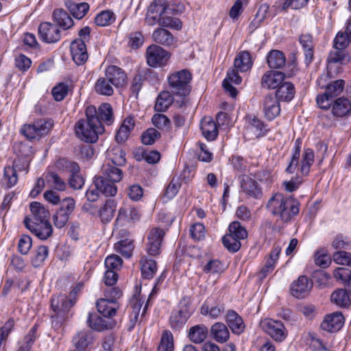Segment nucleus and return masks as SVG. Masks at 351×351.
I'll return each instance as SVG.
<instances>
[{"instance_id":"obj_13","label":"nucleus","mask_w":351,"mask_h":351,"mask_svg":"<svg viewBox=\"0 0 351 351\" xmlns=\"http://www.w3.org/2000/svg\"><path fill=\"white\" fill-rule=\"evenodd\" d=\"M313 282L305 276H300L291 285V295L298 299L305 298L311 291Z\"/></svg>"},{"instance_id":"obj_28","label":"nucleus","mask_w":351,"mask_h":351,"mask_svg":"<svg viewBox=\"0 0 351 351\" xmlns=\"http://www.w3.org/2000/svg\"><path fill=\"white\" fill-rule=\"evenodd\" d=\"M200 128L202 135L208 141H214L218 136L217 123L210 117H205L202 119Z\"/></svg>"},{"instance_id":"obj_25","label":"nucleus","mask_w":351,"mask_h":351,"mask_svg":"<svg viewBox=\"0 0 351 351\" xmlns=\"http://www.w3.org/2000/svg\"><path fill=\"white\" fill-rule=\"evenodd\" d=\"M285 79L282 72L268 71L262 77L261 84L263 88L274 89L278 88Z\"/></svg>"},{"instance_id":"obj_9","label":"nucleus","mask_w":351,"mask_h":351,"mask_svg":"<svg viewBox=\"0 0 351 351\" xmlns=\"http://www.w3.org/2000/svg\"><path fill=\"white\" fill-rule=\"evenodd\" d=\"M147 62L152 67L165 65L170 58V53L156 45L149 46L146 51Z\"/></svg>"},{"instance_id":"obj_31","label":"nucleus","mask_w":351,"mask_h":351,"mask_svg":"<svg viewBox=\"0 0 351 351\" xmlns=\"http://www.w3.org/2000/svg\"><path fill=\"white\" fill-rule=\"evenodd\" d=\"M332 113L337 117H344L351 114V102L346 97L335 99L332 106Z\"/></svg>"},{"instance_id":"obj_41","label":"nucleus","mask_w":351,"mask_h":351,"mask_svg":"<svg viewBox=\"0 0 351 351\" xmlns=\"http://www.w3.org/2000/svg\"><path fill=\"white\" fill-rule=\"evenodd\" d=\"M117 202L114 199H109L99 210V217L103 223H108L112 219L116 210Z\"/></svg>"},{"instance_id":"obj_21","label":"nucleus","mask_w":351,"mask_h":351,"mask_svg":"<svg viewBox=\"0 0 351 351\" xmlns=\"http://www.w3.org/2000/svg\"><path fill=\"white\" fill-rule=\"evenodd\" d=\"M119 234L122 237L120 241H117L114 245V250L121 254L123 256L130 258L133 253L134 245L133 243V239L130 238L123 239L125 236H128V232L126 230H121Z\"/></svg>"},{"instance_id":"obj_32","label":"nucleus","mask_w":351,"mask_h":351,"mask_svg":"<svg viewBox=\"0 0 351 351\" xmlns=\"http://www.w3.org/2000/svg\"><path fill=\"white\" fill-rule=\"evenodd\" d=\"M30 210L32 216L28 217L30 222L47 221L49 219V212L45 206L39 202L31 203Z\"/></svg>"},{"instance_id":"obj_51","label":"nucleus","mask_w":351,"mask_h":351,"mask_svg":"<svg viewBox=\"0 0 351 351\" xmlns=\"http://www.w3.org/2000/svg\"><path fill=\"white\" fill-rule=\"evenodd\" d=\"M225 307L223 304H217L210 306L208 302L203 304L200 308V313L203 315H208L212 319L219 318L224 312Z\"/></svg>"},{"instance_id":"obj_62","label":"nucleus","mask_w":351,"mask_h":351,"mask_svg":"<svg viewBox=\"0 0 351 351\" xmlns=\"http://www.w3.org/2000/svg\"><path fill=\"white\" fill-rule=\"evenodd\" d=\"M247 123L252 127L254 128L258 132L259 135H264L267 131V125L263 121L259 119L257 117L252 114L246 116Z\"/></svg>"},{"instance_id":"obj_19","label":"nucleus","mask_w":351,"mask_h":351,"mask_svg":"<svg viewBox=\"0 0 351 351\" xmlns=\"http://www.w3.org/2000/svg\"><path fill=\"white\" fill-rule=\"evenodd\" d=\"M141 215L139 210L129 205L124 204L119 210L116 223L121 226H124L128 223H133L140 219Z\"/></svg>"},{"instance_id":"obj_36","label":"nucleus","mask_w":351,"mask_h":351,"mask_svg":"<svg viewBox=\"0 0 351 351\" xmlns=\"http://www.w3.org/2000/svg\"><path fill=\"white\" fill-rule=\"evenodd\" d=\"M285 214L284 211L282 212L280 219L285 222H287L291 219L297 215L300 211V203L291 195L287 196L286 204H285Z\"/></svg>"},{"instance_id":"obj_6","label":"nucleus","mask_w":351,"mask_h":351,"mask_svg":"<svg viewBox=\"0 0 351 351\" xmlns=\"http://www.w3.org/2000/svg\"><path fill=\"white\" fill-rule=\"evenodd\" d=\"M30 159L16 158L12 163V166L5 167L4 169V179L8 187L10 188L14 186L18 181V173L25 171L28 172Z\"/></svg>"},{"instance_id":"obj_22","label":"nucleus","mask_w":351,"mask_h":351,"mask_svg":"<svg viewBox=\"0 0 351 351\" xmlns=\"http://www.w3.org/2000/svg\"><path fill=\"white\" fill-rule=\"evenodd\" d=\"M95 187L106 197L115 196L117 193V186L114 182L108 180L101 175L96 176L94 179Z\"/></svg>"},{"instance_id":"obj_56","label":"nucleus","mask_w":351,"mask_h":351,"mask_svg":"<svg viewBox=\"0 0 351 351\" xmlns=\"http://www.w3.org/2000/svg\"><path fill=\"white\" fill-rule=\"evenodd\" d=\"M333 275L337 280L344 283L351 291V271L349 269L338 267L334 270Z\"/></svg>"},{"instance_id":"obj_42","label":"nucleus","mask_w":351,"mask_h":351,"mask_svg":"<svg viewBox=\"0 0 351 351\" xmlns=\"http://www.w3.org/2000/svg\"><path fill=\"white\" fill-rule=\"evenodd\" d=\"M65 5L73 16L77 19H82L89 10V5L87 3H77L68 0L65 1Z\"/></svg>"},{"instance_id":"obj_59","label":"nucleus","mask_w":351,"mask_h":351,"mask_svg":"<svg viewBox=\"0 0 351 351\" xmlns=\"http://www.w3.org/2000/svg\"><path fill=\"white\" fill-rule=\"evenodd\" d=\"M14 150L16 158H28L31 160L32 147L29 144L23 142L16 143L14 146Z\"/></svg>"},{"instance_id":"obj_40","label":"nucleus","mask_w":351,"mask_h":351,"mask_svg":"<svg viewBox=\"0 0 351 351\" xmlns=\"http://www.w3.org/2000/svg\"><path fill=\"white\" fill-rule=\"evenodd\" d=\"M252 66V60L250 53L247 51L239 52L236 56L234 61V66L239 71L246 72L251 69Z\"/></svg>"},{"instance_id":"obj_12","label":"nucleus","mask_w":351,"mask_h":351,"mask_svg":"<svg viewBox=\"0 0 351 351\" xmlns=\"http://www.w3.org/2000/svg\"><path fill=\"white\" fill-rule=\"evenodd\" d=\"M165 232L159 228H152L147 237V251L150 256H157L160 253V246Z\"/></svg>"},{"instance_id":"obj_64","label":"nucleus","mask_w":351,"mask_h":351,"mask_svg":"<svg viewBox=\"0 0 351 351\" xmlns=\"http://www.w3.org/2000/svg\"><path fill=\"white\" fill-rule=\"evenodd\" d=\"M224 271L223 264L217 259L209 261L204 267L203 271L206 274H221Z\"/></svg>"},{"instance_id":"obj_54","label":"nucleus","mask_w":351,"mask_h":351,"mask_svg":"<svg viewBox=\"0 0 351 351\" xmlns=\"http://www.w3.org/2000/svg\"><path fill=\"white\" fill-rule=\"evenodd\" d=\"M328 61L330 64L337 62L346 64L350 61V56L346 49L333 48V50L330 51L328 57Z\"/></svg>"},{"instance_id":"obj_1","label":"nucleus","mask_w":351,"mask_h":351,"mask_svg":"<svg viewBox=\"0 0 351 351\" xmlns=\"http://www.w3.org/2000/svg\"><path fill=\"white\" fill-rule=\"evenodd\" d=\"M85 114L86 119H80L75 123V132L80 140L94 143L97 141L99 136L104 132V127L97 116V109L95 106H88Z\"/></svg>"},{"instance_id":"obj_17","label":"nucleus","mask_w":351,"mask_h":351,"mask_svg":"<svg viewBox=\"0 0 351 351\" xmlns=\"http://www.w3.org/2000/svg\"><path fill=\"white\" fill-rule=\"evenodd\" d=\"M263 110L267 120L271 121L280 114V107L278 99L272 94L265 96L263 103Z\"/></svg>"},{"instance_id":"obj_29","label":"nucleus","mask_w":351,"mask_h":351,"mask_svg":"<svg viewBox=\"0 0 351 351\" xmlns=\"http://www.w3.org/2000/svg\"><path fill=\"white\" fill-rule=\"evenodd\" d=\"M135 122L132 116L127 117L121 123L115 134V141L119 143H124L128 138L130 132L134 130Z\"/></svg>"},{"instance_id":"obj_33","label":"nucleus","mask_w":351,"mask_h":351,"mask_svg":"<svg viewBox=\"0 0 351 351\" xmlns=\"http://www.w3.org/2000/svg\"><path fill=\"white\" fill-rule=\"evenodd\" d=\"M240 178L241 187L245 193L255 198L261 197V189L256 181L246 175H243Z\"/></svg>"},{"instance_id":"obj_23","label":"nucleus","mask_w":351,"mask_h":351,"mask_svg":"<svg viewBox=\"0 0 351 351\" xmlns=\"http://www.w3.org/2000/svg\"><path fill=\"white\" fill-rule=\"evenodd\" d=\"M87 324L91 329L97 331L112 328L115 324L114 322L110 318H103L95 313H88Z\"/></svg>"},{"instance_id":"obj_47","label":"nucleus","mask_w":351,"mask_h":351,"mask_svg":"<svg viewBox=\"0 0 351 351\" xmlns=\"http://www.w3.org/2000/svg\"><path fill=\"white\" fill-rule=\"evenodd\" d=\"M113 86H114L104 74V76L99 77L97 80L95 85V90L96 93L99 95L111 96L114 93Z\"/></svg>"},{"instance_id":"obj_34","label":"nucleus","mask_w":351,"mask_h":351,"mask_svg":"<svg viewBox=\"0 0 351 351\" xmlns=\"http://www.w3.org/2000/svg\"><path fill=\"white\" fill-rule=\"evenodd\" d=\"M53 20L55 25L64 30L71 28L74 22L69 14L62 8L56 9L53 12Z\"/></svg>"},{"instance_id":"obj_3","label":"nucleus","mask_w":351,"mask_h":351,"mask_svg":"<svg viewBox=\"0 0 351 351\" xmlns=\"http://www.w3.org/2000/svg\"><path fill=\"white\" fill-rule=\"evenodd\" d=\"M300 155V147L297 146L285 171L288 173H293L298 169V171L300 173V176H306L308 175L311 167L314 162V152L310 148L306 149L302 156L300 167H298Z\"/></svg>"},{"instance_id":"obj_58","label":"nucleus","mask_w":351,"mask_h":351,"mask_svg":"<svg viewBox=\"0 0 351 351\" xmlns=\"http://www.w3.org/2000/svg\"><path fill=\"white\" fill-rule=\"evenodd\" d=\"M115 20V16L113 12L106 10L99 13L95 17V23L97 26L105 27L110 25Z\"/></svg>"},{"instance_id":"obj_24","label":"nucleus","mask_w":351,"mask_h":351,"mask_svg":"<svg viewBox=\"0 0 351 351\" xmlns=\"http://www.w3.org/2000/svg\"><path fill=\"white\" fill-rule=\"evenodd\" d=\"M239 69H237L236 67L233 66L230 68L226 75V77L223 81V87L226 91L228 92L231 97H234L237 95V89L232 86V83L235 84H239L242 78L239 75Z\"/></svg>"},{"instance_id":"obj_44","label":"nucleus","mask_w":351,"mask_h":351,"mask_svg":"<svg viewBox=\"0 0 351 351\" xmlns=\"http://www.w3.org/2000/svg\"><path fill=\"white\" fill-rule=\"evenodd\" d=\"M207 335L208 328L203 324L194 326L189 331V337L195 343H202L206 339Z\"/></svg>"},{"instance_id":"obj_10","label":"nucleus","mask_w":351,"mask_h":351,"mask_svg":"<svg viewBox=\"0 0 351 351\" xmlns=\"http://www.w3.org/2000/svg\"><path fill=\"white\" fill-rule=\"evenodd\" d=\"M261 326L275 341L281 342L286 338L285 326L280 321L265 319L261 322Z\"/></svg>"},{"instance_id":"obj_30","label":"nucleus","mask_w":351,"mask_h":351,"mask_svg":"<svg viewBox=\"0 0 351 351\" xmlns=\"http://www.w3.org/2000/svg\"><path fill=\"white\" fill-rule=\"evenodd\" d=\"M226 322L233 333L240 335L244 331L243 320L234 311L229 310L228 311L226 315Z\"/></svg>"},{"instance_id":"obj_37","label":"nucleus","mask_w":351,"mask_h":351,"mask_svg":"<svg viewBox=\"0 0 351 351\" xmlns=\"http://www.w3.org/2000/svg\"><path fill=\"white\" fill-rule=\"evenodd\" d=\"M153 40L164 46H172L176 43V39L172 34L164 28H158L152 34Z\"/></svg>"},{"instance_id":"obj_46","label":"nucleus","mask_w":351,"mask_h":351,"mask_svg":"<svg viewBox=\"0 0 351 351\" xmlns=\"http://www.w3.org/2000/svg\"><path fill=\"white\" fill-rule=\"evenodd\" d=\"M97 116L99 121H102L108 125H110L114 121L113 110L110 104L104 103L97 110Z\"/></svg>"},{"instance_id":"obj_11","label":"nucleus","mask_w":351,"mask_h":351,"mask_svg":"<svg viewBox=\"0 0 351 351\" xmlns=\"http://www.w3.org/2000/svg\"><path fill=\"white\" fill-rule=\"evenodd\" d=\"M24 223L25 227L40 240H47L52 235L53 228L49 221L35 223L30 222L29 217H25Z\"/></svg>"},{"instance_id":"obj_50","label":"nucleus","mask_w":351,"mask_h":351,"mask_svg":"<svg viewBox=\"0 0 351 351\" xmlns=\"http://www.w3.org/2000/svg\"><path fill=\"white\" fill-rule=\"evenodd\" d=\"M106 156L113 165L121 166L125 163V152L120 147H113L108 149L106 152Z\"/></svg>"},{"instance_id":"obj_5","label":"nucleus","mask_w":351,"mask_h":351,"mask_svg":"<svg viewBox=\"0 0 351 351\" xmlns=\"http://www.w3.org/2000/svg\"><path fill=\"white\" fill-rule=\"evenodd\" d=\"M190 306V298L183 297L180 301L178 308L173 311L170 316L169 322L172 328L180 329L185 324L192 314Z\"/></svg>"},{"instance_id":"obj_52","label":"nucleus","mask_w":351,"mask_h":351,"mask_svg":"<svg viewBox=\"0 0 351 351\" xmlns=\"http://www.w3.org/2000/svg\"><path fill=\"white\" fill-rule=\"evenodd\" d=\"M331 302L340 307H348L350 304V297L345 289L335 291L330 296Z\"/></svg>"},{"instance_id":"obj_55","label":"nucleus","mask_w":351,"mask_h":351,"mask_svg":"<svg viewBox=\"0 0 351 351\" xmlns=\"http://www.w3.org/2000/svg\"><path fill=\"white\" fill-rule=\"evenodd\" d=\"M49 255V248L45 245L38 247L35 254L32 257V265L34 267H40L44 264L45 261Z\"/></svg>"},{"instance_id":"obj_27","label":"nucleus","mask_w":351,"mask_h":351,"mask_svg":"<svg viewBox=\"0 0 351 351\" xmlns=\"http://www.w3.org/2000/svg\"><path fill=\"white\" fill-rule=\"evenodd\" d=\"M287 196L278 193L269 199L267 207L274 215L280 218L282 212H285V204H286Z\"/></svg>"},{"instance_id":"obj_20","label":"nucleus","mask_w":351,"mask_h":351,"mask_svg":"<svg viewBox=\"0 0 351 351\" xmlns=\"http://www.w3.org/2000/svg\"><path fill=\"white\" fill-rule=\"evenodd\" d=\"M344 323V317L341 313L335 312L329 315H326L320 327L322 330L330 332H334L339 330Z\"/></svg>"},{"instance_id":"obj_48","label":"nucleus","mask_w":351,"mask_h":351,"mask_svg":"<svg viewBox=\"0 0 351 351\" xmlns=\"http://www.w3.org/2000/svg\"><path fill=\"white\" fill-rule=\"evenodd\" d=\"M141 274L144 278H152L157 270L156 262L143 256L140 262Z\"/></svg>"},{"instance_id":"obj_60","label":"nucleus","mask_w":351,"mask_h":351,"mask_svg":"<svg viewBox=\"0 0 351 351\" xmlns=\"http://www.w3.org/2000/svg\"><path fill=\"white\" fill-rule=\"evenodd\" d=\"M345 82L343 80H337L328 84L324 90L333 99L339 95L343 90Z\"/></svg>"},{"instance_id":"obj_26","label":"nucleus","mask_w":351,"mask_h":351,"mask_svg":"<svg viewBox=\"0 0 351 351\" xmlns=\"http://www.w3.org/2000/svg\"><path fill=\"white\" fill-rule=\"evenodd\" d=\"M96 306L98 312L104 317L111 318L114 316L119 305L113 299L101 298L97 301Z\"/></svg>"},{"instance_id":"obj_15","label":"nucleus","mask_w":351,"mask_h":351,"mask_svg":"<svg viewBox=\"0 0 351 351\" xmlns=\"http://www.w3.org/2000/svg\"><path fill=\"white\" fill-rule=\"evenodd\" d=\"M38 34L40 39L47 43H53L58 41L61 37V33L58 27L48 22L42 23L38 27Z\"/></svg>"},{"instance_id":"obj_57","label":"nucleus","mask_w":351,"mask_h":351,"mask_svg":"<svg viewBox=\"0 0 351 351\" xmlns=\"http://www.w3.org/2000/svg\"><path fill=\"white\" fill-rule=\"evenodd\" d=\"M168 14H165L157 22V23L162 27L175 29L176 30L181 29V21L178 18L170 16Z\"/></svg>"},{"instance_id":"obj_2","label":"nucleus","mask_w":351,"mask_h":351,"mask_svg":"<svg viewBox=\"0 0 351 351\" xmlns=\"http://www.w3.org/2000/svg\"><path fill=\"white\" fill-rule=\"evenodd\" d=\"M192 79L191 73L187 69L175 72L168 77V82L173 94L180 96V100L174 101L177 108H185L188 102L186 96L191 92L190 82Z\"/></svg>"},{"instance_id":"obj_53","label":"nucleus","mask_w":351,"mask_h":351,"mask_svg":"<svg viewBox=\"0 0 351 351\" xmlns=\"http://www.w3.org/2000/svg\"><path fill=\"white\" fill-rule=\"evenodd\" d=\"M173 337L172 333L165 330L162 332L160 343L158 346V351H173Z\"/></svg>"},{"instance_id":"obj_35","label":"nucleus","mask_w":351,"mask_h":351,"mask_svg":"<svg viewBox=\"0 0 351 351\" xmlns=\"http://www.w3.org/2000/svg\"><path fill=\"white\" fill-rule=\"evenodd\" d=\"M92 341L90 330H83L77 332L73 337V343L75 348L73 351H84Z\"/></svg>"},{"instance_id":"obj_61","label":"nucleus","mask_w":351,"mask_h":351,"mask_svg":"<svg viewBox=\"0 0 351 351\" xmlns=\"http://www.w3.org/2000/svg\"><path fill=\"white\" fill-rule=\"evenodd\" d=\"M229 234L239 241L247 237V232L238 221L232 222L228 228Z\"/></svg>"},{"instance_id":"obj_16","label":"nucleus","mask_w":351,"mask_h":351,"mask_svg":"<svg viewBox=\"0 0 351 351\" xmlns=\"http://www.w3.org/2000/svg\"><path fill=\"white\" fill-rule=\"evenodd\" d=\"M72 59L77 65L84 64L88 58V54L84 40L75 39L70 46Z\"/></svg>"},{"instance_id":"obj_43","label":"nucleus","mask_w":351,"mask_h":351,"mask_svg":"<svg viewBox=\"0 0 351 351\" xmlns=\"http://www.w3.org/2000/svg\"><path fill=\"white\" fill-rule=\"evenodd\" d=\"M106 179L114 183L120 182L123 178V171L116 165H104L101 168V175Z\"/></svg>"},{"instance_id":"obj_39","label":"nucleus","mask_w":351,"mask_h":351,"mask_svg":"<svg viewBox=\"0 0 351 351\" xmlns=\"http://www.w3.org/2000/svg\"><path fill=\"white\" fill-rule=\"evenodd\" d=\"M295 91L293 84L291 82L281 83L277 88L276 95L278 100L289 101L294 97Z\"/></svg>"},{"instance_id":"obj_8","label":"nucleus","mask_w":351,"mask_h":351,"mask_svg":"<svg viewBox=\"0 0 351 351\" xmlns=\"http://www.w3.org/2000/svg\"><path fill=\"white\" fill-rule=\"evenodd\" d=\"M171 10L167 0H154L148 8L145 23L149 26L155 25L165 14H170Z\"/></svg>"},{"instance_id":"obj_14","label":"nucleus","mask_w":351,"mask_h":351,"mask_svg":"<svg viewBox=\"0 0 351 351\" xmlns=\"http://www.w3.org/2000/svg\"><path fill=\"white\" fill-rule=\"evenodd\" d=\"M104 74L116 88L123 87L127 84V74L123 69L117 66L110 65L107 66L105 69Z\"/></svg>"},{"instance_id":"obj_45","label":"nucleus","mask_w":351,"mask_h":351,"mask_svg":"<svg viewBox=\"0 0 351 351\" xmlns=\"http://www.w3.org/2000/svg\"><path fill=\"white\" fill-rule=\"evenodd\" d=\"M267 62L271 69H278L285 66L286 57L282 51L272 50L267 55Z\"/></svg>"},{"instance_id":"obj_4","label":"nucleus","mask_w":351,"mask_h":351,"mask_svg":"<svg viewBox=\"0 0 351 351\" xmlns=\"http://www.w3.org/2000/svg\"><path fill=\"white\" fill-rule=\"evenodd\" d=\"M53 125L51 119H40L32 123L23 125L20 132L29 140H40L49 133Z\"/></svg>"},{"instance_id":"obj_7","label":"nucleus","mask_w":351,"mask_h":351,"mask_svg":"<svg viewBox=\"0 0 351 351\" xmlns=\"http://www.w3.org/2000/svg\"><path fill=\"white\" fill-rule=\"evenodd\" d=\"M56 165L59 169H62L71 173L69 183L72 189H80L83 186L84 180L80 173V167L77 163L62 158L57 161Z\"/></svg>"},{"instance_id":"obj_38","label":"nucleus","mask_w":351,"mask_h":351,"mask_svg":"<svg viewBox=\"0 0 351 351\" xmlns=\"http://www.w3.org/2000/svg\"><path fill=\"white\" fill-rule=\"evenodd\" d=\"M212 337L217 342L223 343L230 338V332L227 326L222 322H216L210 328Z\"/></svg>"},{"instance_id":"obj_18","label":"nucleus","mask_w":351,"mask_h":351,"mask_svg":"<svg viewBox=\"0 0 351 351\" xmlns=\"http://www.w3.org/2000/svg\"><path fill=\"white\" fill-rule=\"evenodd\" d=\"M76 302L75 298H69L64 294L53 296L51 299V306L57 315H64L67 313Z\"/></svg>"},{"instance_id":"obj_49","label":"nucleus","mask_w":351,"mask_h":351,"mask_svg":"<svg viewBox=\"0 0 351 351\" xmlns=\"http://www.w3.org/2000/svg\"><path fill=\"white\" fill-rule=\"evenodd\" d=\"M173 103V98L169 91H162L156 99L154 108L158 112L165 111Z\"/></svg>"},{"instance_id":"obj_63","label":"nucleus","mask_w":351,"mask_h":351,"mask_svg":"<svg viewBox=\"0 0 351 351\" xmlns=\"http://www.w3.org/2000/svg\"><path fill=\"white\" fill-rule=\"evenodd\" d=\"M152 121L154 125L159 130L167 131L170 129L171 121L163 114H154Z\"/></svg>"}]
</instances>
